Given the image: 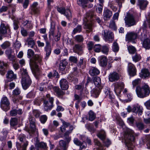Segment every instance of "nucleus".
Returning <instances> with one entry per match:
<instances>
[{
    "label": "nucleus",
    "mask_w": 150,
    "mask_h": 150,
    "mask_svg": "<svg viewBox=\"0 0 150 150\" xmlns=\"http://www.w3.org/2000/svg\"><path fill=\"white\" fill-rule=\"evenodd\" d=\"M136 136L134 131L129 129H127L124 133L122 142L125 143L128 150H135V147L132 142L134 141L135 137Z\"/></svg>",
    "instance_id": "nucleus-1"
},
{
    "label": "nucleus",
    "mask_w": 150,
    "mask_h": 150,
    "mask_svg": "<svg viewBox=\"0 0 150 150\" xmlns=\"http://www.w3.org/2000/svg\"><path fill=\"white\" fill-rule=\"evenodd\" d=\"M42 58V56L38 54H35L32 58L30 59V65L32 68V71L34 75L37 79V76L39 74L38 73V65L36 64L37 62H40Z\"/></svg>",
    "instance_id": "nucleus-2"
},
{
    "label": "nucleus",
    "mask_w": 150,
    "mask_h": 150,
    "mask_svg": "<svg viewBox=\"0 0 150 150\" xmlns=\"http://www.w3.org/2000/svg\"><path fill=\"white\" fill-rule=\"evenodd\" d=\"M136 92L138 96L143 98L149 96L150 93L149 86L146 84L141 87L139 86H137Z\"/></svg>",
    "instance_id": "nucleus-3"
},
{
    "label": "nucleus",
    "mask_w": 150,
    "mask_h": 150,
    "mask_svg": "<svg viewBox=\"0 0 150 150\" xmlns=\"http://www.w3.org/2000/svg\"><path fill=\"white\" fill-rule=\"evenodd\" d=\"M139 37L141 40L143 47L146 49H150V35L149 34H141Z\"/></svg>",
    "instance_id": "nucleus-4"
},
{
    "label": "nucleus",
    "mask_w": 150,
    "mask_h": 150,
    "mask_svg": "<svg viewBox=\"0 0 150 150\" xmlns=\"http://www.w3.org/2000/svg\"><path fill=\"white\" fill-rule=\"evenodd\" d=\"M112 87L116 95L119 96L124 88V84L122 82H116L112 84Z\"/></svg>",
    "instance_id": "nucleus-5"
},
{
    "label": "nucleus",
    "mask_w": 150,
    "mask_h": 150,
    "mask_svg": "<svg viewBox=\"0 0 150 150\" xmlns=\"http://www.w3.org/2000/svg\"><path fill=\"white\" fill-rule=\"evenodd\" d=\"M46 97L49 100V102L47 100H44V104L45 110L46 111L51 110L53 107V103L54 99L53 97H50V95L47 94Z\"/></svg>",
    "instance_id": "nucleus-6"
},
{
    "label": "nucleus",
    "mask_w": 150,
    "mask_h": 150,
    "mask_svg": "<svg viewBox=\"0 0 150 150\" xmlns=\"http://www.w3.org/2000/svg\"><path fill=\"white\" fill-rule=\"evenodd\" d=\"M8 34L10 35L11 30L8 25L2 21L0 26V34L5 35Z\"/></svg>",
    "instance_id": "nucleus-7"
},
{
    "label": "nucleus",
    "mask_w": 150,
    "mask_h": 150,
    "mask_svg": "<svg viewBox=\"0 0 150 150\" xmlns=\"http://www.w3.org/2000/svg\"><path fill=\"white\" fill-rule=\"evenodd\" d=\"M9 101L6 96L3 97L0 102V106L1 108L4 111H6L10 109Z\"/></svg>",
    "instance_id": "nucleus-8"
},
{
    "label": "nucleus",
    "mask_w": 150,
    "mask_h": 150,
    "mask_svg": "<svg viewBox=\"0 0 150 150\" xmlns=\"http://www.w3.org/2000/svg\"><path fill=\"white\" fill-rule=\"evenodd\" d=\"M57 11L62 14L64 15L67 18H71V13L69 9H66L62 7H57Z\"/></svg>",
    "instance_id": "nucleus-9"
},
{
    "label": "nucleus",
    "mask_w": 150,
    "mask_h": 150,
    "mask_svg": "<svg viewBox=\"0 0 150 150\" xmlns=\"http://www.w3.org/2000/svg\"><path fill=\"white\" fill-rule=\"evenodd\" d=\"M102 34L105 38V40L107 41L111 42L113 40V34L110 31L107 30H103Z\"/></svg>",
    "instance_id": "nucleus-10"
},
{
    "label": "nucleus",
    "mask_w": 150,
    "mask_h": 150,
    "mask_svg": "<svg viewBox=\"0 0 150 150\" xmlns=\"http://www.w3.org/2000/svg\"><path fill=\"white\" fill-rule=\"evenodd\" d=\"M143 110V107L138 104H135L132 106V112L136 114H138V115H141Z\"/></svg>",
    "instance_id": "nucleus-11"
},
{
    "label": "nucleus",
    "mask_w": 150,
    "mask_h": 150,
    "mask_svg": "<svg viewBox=\"0 0 150 150\" xmlns=\"http://www.w3.org/2000/svg\"><path fill=\"white\" fill-rule=\"evenodd\" d=\"M31 83V81L29 77L26 78L24 77L22 78L21 84L23 89H26L30 85Z\"/></svg>",
    "instance_id": "nucleus-12"
},
{
    "label": "nucleus",
    "mask_w": 150,
    "mask_h": 150,
    "mask_svg": "<svg viewBox=\"0 0 150 150\" xmlns=\"http://www.w3.org/2000/svg\"><path fill=\"white\" fill-rule=\"evenodd\" d=\"M138 36V34L133 32L128 33L126 35V40L129 41H132L133 43H135L134 40L137 39Z\"/></svg>",
    "instance_id": "nucleus-13"
},
{
    "label": "nucleus",
    "mask_w": 150,
    "mask_h": 150,
    "mask_svg": "<svg viewBox=\"0 0 150 150\" xmlns=\"http://www.w3.org/2000/svg\"><path fill=\"white\" fill-rule=\"evenodd\" d=\"M7 79L6 82H10L13 81L16 78V75L14 74L12 70L8 71L6 74Z\"/></svg>",
    "instance_id": "nucleus-14"
},
{
    "label": "nucleus",
    "mask_w": 150,
    "mask_h": 150,
    "mask_svg": "<svg viewBox=\"0 0 150 150\" xmlns=\"http://www.w3.org/2000/svg\"><path fill=\"white\" fill-rule=\"evenodd\" d=\"M120 78L119 74L116 72L110 73L108 76L109 80L111 82L117 81Z\"/></svg>",
    "instance_id": "nucleus-15"
},
{
    "label": "nucleus",
    "mask_w": 150,
    "mask_h": 150,
    "mask_svg": "<svg viewBox=\"0 0 150 150\" xmlns=\"http://www.w3.org/2000/svg\"><path fill=\"white\" fill-rule=\"evenodd\" d=\"M22 113V110L17 107L12 108L10 111V115L11 116H15L17 115H21Z\"/></svg>",
    "instance_id": "nucleus-16"
},
{
    "label": "nucleus",
    "mask_w": 150,
    "mask_h": 150,
    "mask_svg": "<svg viewBox=\"0 0 150 150\" xmlns=\"http://www.w3.org/2000/svg\"><path fill=\"white\" fill-rule=\"evenodd\" d=\"M128 72L130 76H133L136 74V69L134 65L131 63L129 64Z\"/></svg>",
    "instance_id": "nucleus-17"
},
{
    "label": "nucleus",
    "mask_w": 150,
    "mask_h": 150,
    "mask_svg": "<svg viewBox=\"0 0 150 150\" xmlns=\"http://www.w3.org/2000/svg\"><path fill=\"white\" fill-rule=\"evenodd\" d=\"M53 90L55 95L59 98H62V96L65 94V92L61 90L58 87H54L53 88Z\"/></svg>",
    "instance_id": "nucleus-18"
},
{
    "label": "nucleus",
    "mask_w": 150,
    "mask_h": 150,
    "mask_svg": "<svg viewBox=\"0 0 150 150\" xmlns=\"http://www.w3.org/2000/svg\"><path fill=\"white\" fill-rule=\"evenodd\" d=\"M148 4V2L147 0H141L138 1L137 5L141 10H144L145 9Z\"/></svg>",
    "instance_id": "nucleus-19"
},
{
    "label": "nucleus",
    "mask_w": 150,
    "mask_h": 150,
    "mask_svg": "<svg viewBox=\"0 0 150 150\" xmlns=\"http://www.w3.org/2000/svg\"><path fill=\"white\" fill-rule=\"evenodd\" d=\"M60 85L61 89L64 90H67L69 88L68 82L65 79H62L60 81Z\"/></svg>",
    "instance_id": "nucleus-20"
},
{
    "label": "nucleus",
    "mask_w": 150,
    "mask_h": 150,
    "mask_svg": "<svg viewBox=\"0 0 150 150\" xmlns=\"http://www.w3.org/2000/svg\"><path fill=\"white\" fill-rule=\"evenodd\" d=\"M150 72L146 69H142L139 73L140 77L144 79L148 78L150 76Z\"/></svg>",
    "instance_id": "nucleus-21"
},
{
    "label": "nucleus",
    "mask_w": 150,
    "mask_h": 150,
    "mask_svg": "<svg viewBox=\"0 0 150 150\" xmlns=\"http://www.w3.org/2000/svg\"><path fill=\"white\" fill-rule=\"evenodd\" d=\"M100 65L101 67H105L107 64V59L105 56H102L99 57Z\"/></svg>",
    "instance_id": "nucleus-22"
},
{
    "label": "nucleus",
    "mask_w": 150,
    "mask_h": 150,
    "mask_svg": "<svg viewBox=\"0 0 150 150\" xmlns=\"http://www.w3.org/2000/svg\"><path fill=\"white\" fill-rule=\"evenodd\" d=\"M93 0H77V4L79 6L84 8L87 6L88 1H93Z\"/></svg>",
    "instance_id": "nucleus-23"
},
{
    "label": "nucleus",
    "mask_w": 150,
    "mask_h": 150,
    "mask_svg": "<svg viewBox=\"0 0 150 150\" xmlns=\"http://www.w3.org/2000/svg\"><path fill=\"white\" fill-rule=\"evenodd\" d=\"M73 50L74 52L77 53L79 55H81L83 53L82 47L79 45H75L73 47Z\"/></svg>",
    "instance_id": "nucleus-24"
},
{
    "label": "nucleus",
    "mask_w": 150,
    "mask_h": 150,
    "mask_svg": "<svg viewBox=\"0 0 150 150\" xmlns=\"http://www.w3.org/2000/svg\"><path fill=\"white\" fill-rule=\"evenodd\" d=\"M38 6V3L35 2L31 6V10L35 13H38L40 12L39 8Z\"/></svg>",
    "instance_id": "nucleus-25"
},
{
    "label": "nucleus",
    "mask_w": 150,
    "mask_h": 150,
    "mask_svg": "<svg viewBox=\"0 0 150 150\" xmlns=\"http://www.w3.org/2000/svg\"><path fill=\"white\" fill-rule=\"evenodd\" d=\"M100 73L99 70L95 67H91L89 70V74L92 76L98 75Z\"/></svg>",
    "instance_id": "nucleus-26"
},
{
    "label": "nucleus",
    "mask_w": 150,
    "mask_h": 150,
    "mask_svg": "<svg viewBox=\"0 0 150 150\" xmlns=\"http://www.w3.org/2000/svg\"><path fill=\"white\" fill-rule=\"evenodd\" d=\"M84 24L85 25L84 28H86L88 29L90 31H92V23L88 19H84Z\"/></svg>",
    "instance_id": "nucleus-27"
},
{
    "label": "nucleus",
    "mask_w": 150,
    "mask_h": 150,
    "mask_svg": "<svg viewBox=\"0 0 150 150\" xmlns=\"http://www.w3.org/2000/svg\"><path fill=\"white\" fill-rule=\"evenodd\" d=\"M94 143L95 144L97 147L94 149V150H105L104 147L98 139H94Z\"/></svg>",
    "instance_id": "nucleus-28"
},
{
    "label": "nucleus",
    "mask_w": 150,
    "mask_h": 150,
    "mask_svg": "<svg viewBox=\"0 0 150 150\" xmlns=\"http://www.w3.org/2000/svg\"><path fill=\"white\" fill-rule=\"evenodd\" d=\"M7 64L4 62L0 61V73L2 75H4L5 73Z\"/></svg>",
    "instance_id": "nucleus-29"
},
{
    "label": "nucleus",
    "mask_w": 150,
    "mask_h": 150,
    "mask_svg": "<svg viewBox=\"0 0 150 150\" xmlns=\"http://www.w3.org/2000/svg\"><path fill=\"white\" fill-rule=\"evenodd\" d=\"M35 146L38 149H45L47 148L46 143L43 142L37 143L35 144Z\"/></svg>",
    "instance_id": "nucleus-30"
},
{
    "label": "nucleus",
    "mask_w": 150,
    "mask_h": 150,
    "mask_svg": "<svg viewBox=\"0 0 150 150\" xmlns=\"http://www.w3.org/2000/svg\"><path fill=\"white\" fill-rule=\"evenodd\" d=\"M102 88L97 87L93 89L91 91L92 94L93 96L97 98L100 92L101 89Z\"/></svg>",
    "instance_id": "nucleus-31"
},
{
    "label": "nucleus",
    "mask_w": 150,
    "mask_h": 150,
    "mask_svg": "<svg viewBox=\"0 0 150 150\" xmlns=\"http://www.w3.org/2000/svg\"><path fill=\"white\" fill-rule=\"evenodd\" d=\"M136 21L134 19H125V23L126 26L129 27L136 24Z\"/></svg>",
    "instance_id": "nucleus-32"
},
{
    "label": "nucleus",
    "mask_w": 150,
    "mask_h": 150,
    "mask_svg": "<svg viewBox=\"0 0 150 150\" xmlns=\"http://www.w3.org/2000/svg\"><path fill=\"white\" fill-rule=\"evenodd\" d=\"M1 133V135L0 136V140L2 141L6 139L8 134V131L6 129H3Z\"/></svg>",
    "instance_id": "nucleus-33"
},
{
    "label": "nucleus",
    "mask_w": 150,
    "mask_h": 150,
    "mask_svg": "<svg viewBox=\"0 0 150 150\" xmlns=\"http://www.w3.org/2000/svg\"><path fill=\"white\" fill-rule=\"evenodd\" d=\"M93 81L95 85L97 87L102 88L101 86V79L99 77H96L94 78Z\"/></svg>",
    "instance_id": "nucleus-34"
},
{
    "label": "nucleus",
    "mask_w": 150,
    "mask_h": 150,
    "mask_svg": "<svg viewBox=\"0 0 150 150\" xmlns=\"http://www.w3.org/2000/svg\"><path fill=\"white\" fill-rule=\"evenodd\" d=\"M103 16L106 18H110L112 15V12L108 9L105 10L104 11Z\"/></svg>",
    "instance_id": "nucleus-35"
},
{
    "label": "nucleus",
    "mask_w": 150,
    "mask_h": 150,
    "mask_svg": "<svg viewBox=\"0 0 150 150\" xmlns=\"http://www.w3.org/2000/svg\"><path fill=\"white\" fill-rule=\"evenodd\" d=\"M56 76V77L58 78L59 77V75L58 73L56 71H54L53 72H50L47 74V76L50 79H52L53 77Z\"/></svg>",
    "instance_id": "nucleus-36"
},
{
    "label": "nucleus",
    "mask_w": 150,
    "mask_h": 150,
    "mask_svg": "<svg viewBox=\"0 0 150 150\" xmlns=\"http://www.w3.org/2000/svg\"><path fill=\"white\" fill-rule=\"evenodd\" d=\"M60 120L62 123L63 125L62 127H60V130L62 132H63L65 130V128L70 125V124L65 122L62 119H61Z\"/></svg>",
    "instance_id": "nucleus-37"
},
{
    "label": "nucleus",
    "mask_w": 150,
    "mask_h": 150,
    "mask_svg": "<svg viewBox=\"0 0 150 150\" xmlns=\"http://www.w3.org/2000/svg\"><path fill=\"white\" fill-rule=\"evenodd\" d=\"M97 136L101 140L104 141L106 137V134L105 132L103 130H101L97 134Z\"/></svg>",
    "instance_id": "nucleus-38"
},
{
    "label": "nucleus",
    "mask_w": 150,
    "mask_h": 150,
    "mask_svg": "<svg viewBox=\"0 0 150 150\" xmlns=\"http://www.w3.org/2000/svg\"><path fill=\"white\" fill-rule=\"evenodd\" d=\"M59 144L63 150H66L68 147V145L67 144L66 142L63 140H61L59 141Z\"/></svg>",
    "instance_id": "nucleus-39"
},
{
    "label": "nucleus",
    "mask_w": 150,
    "mask_h": 150,
    "mask_svg": "<svg viewBox=\"0 0 150 150\" xmlns=\"http://www.w3.org/2000/svg\"><path fill=\"white\" fill-rule=\"evenodd\" d=\"M29 120L30 124V127L32 128H34L35 127V118L32 116L30 115L29 117Z\"/></svg>",
    "instance_id": "nucleus-40"
},
{
    "label": "nucleus",
    "mask_w": 150,
    "mask_h": 150,
    "mask_svg": "<svg viewBox=\"0 0 150 150\" xmlns=\"http://www.w3.org/2000/svg\"><path fill=\"white\" fill-rule=\"evenodd\" d=\"M21 46V44L18 41H16L13 45V48L16 50V53L18 51Z\"/></svg>",
    "instance_id": "nucleus-41"
},
{
    "label": "nucleus",
    "mask_w": 150,
    "mask_h": 150,
    "mask_svg": "<svg viewBox=\"0 0 150 150\" xmlns=\"http://www.w3.org/2000/svg\"><path fill=\"white\" fill-rule=\"evenodd\" d=\"M85 19L87 18H95L93 12L92 11H89L87 12L85 16Z\"/></svg>",
    "instance_id": "nucleus-42"
},
{
    "label": "nucleus",
    "mask_w": 150,
    "mask_h": 150,
    "mask_svg": "<svg viewBox=\"0 0 150 150\" xmlns=\"http://www.w3.org/2000/svg\"><path fill=\"white\" fill-rule=\"evenodd\" d=\"M6 53L7 54L8 59L10 60L12 62H14L16 60V57L14 55L11 54L9 51H6Z\"/></svg>",
    "instance_id": "nucleus-43"
},
{
    "label": "nucleus",
    "mask_w": 150,
    "mask_h": 150,
    "mask_svg": "<svg viewBox=\"0 0 150 150\" xmlns=\"http://www.w3.org/2000/svg\"><path fill=\"white\" fill-rule=\"evenodd\" d=\"M18 123V119L16 118H12L10 120V124L11 126L14 127Z\"/></svg>",
    "instance_id": "nucleus-44"
},
{
    "label": "nucleus",
    "mask_w": 150,
    "mask_h": 150,
    "mask_svg": "<svg viewBox=\"0 0 150 150\" xmlns=\"http://www.w3.org/2000/svg\"><path fill=\"white\" fill-rule=\"evenodd\" d=\"M102 46L99 44H96L93 47L94 51L96 52H99L101 51Z\"/></svg>",
    "instance_id": "nucleus-45"
},
{
    "label": "nucleus",
    "mask_w": 150,
    "mask_h": 150,
    "mask_svg": "<svg viewBox=\"0 0 150 150\" xmlns=\"http://www.w3.org/2000/svg\"><path fill=\"white\" fill-rule=\"evenodd\" d=\"M133 61L135 62L139 61L141 59V57L140 54L136 53L135 55L132 57Z\"/></svg>",
    "instance_id": "nucleus-46"
},
{
    "label": "nucleus",
    "mask_w": 150,
    "mask_h": 150,
    "mask_svg": "<svg viewBox=\"0 0 150 150\" xmlns=\"http://www.w3.org/2000/svg\"><path fill=\"white\" fill-rule=\"evenodd\" d=\"M26 42L28 43L29 45L31 46L32 48H33L34 46L35 42L34 40L33 39L30 40L29 38H28L26 40Z\"/></svg>",
    "instance_id": "nucleus-47"
},
{
    "label": "nucleus",
    "mask_w": 150,
    "mask_h": 150,
    "mask_svg": "<svg viewBox=\"0 0 150 150\" xmlns=\"http://www.w3.org/2000/svg\"><path fill=\"white\" fill-rule=\"evenodd\" d=\"M45 51L46 52L45 59H47L51 52V47H45Z\"/></svg>",
    "instance_id": "nucleus-48"
},
{
    "label": "nucleus",
    "mask_w": 150,
    "mask_h": 150,
    "mask_svg": "<svg viewBox=\"0 0 150 150\" xmlns=\"http://www.w3.org/2000/svg\"><path fill=\"white\" fill-rule=\"evenodd\" d=\"M101 51L103 53L105 54H108L109 52L108 46L105 45L102 47Z\"/></svg>",
    "instance_id": "nucleus-49"
},
{
    "label": "nucleus",
    "mask_w": 150,
    "mask_h": 150,
    "mask_svg": "<svg viewBox=\"0 0 150 150\" xmlns=\"http://www.w3.org/2000/svg\"><path fill=\"white\" fill-rule=\"evenodd\" d=\"M89 114V120L91 121H93L95 118L96 116L95 114L91 110L89 111L88 113Z\"/></svg>",
    "instance_id": "nucleus-50"
},
{
    "label": "nucleus",
    "mask_w": 150,
    "mask_h": 150,
    "mask_svg": "<svg viewBox=\"0 0 150 150\" xmlns=\"http://www.w3.org/2000/svg\"><path fill=\"white\" fill-rule=\"evenodd\" d=\"M141 80L139 79H137L133 80L132 83L134 88L136 86H138V85L140 83Z\"/></svg>",
    "instance_id": "nucleus-51"
},
{
    "label": "nucleus",
    "mask_w": 150,
    "mask_h": 150,
    "mask_svg": "<svg viewBox=\"0 0 150 150\" xmlns=\"http://www.w3.org/2000/svg\"><path fill=\"white\" fill-rule=\"evenodd\" d=\"M105 93L106 96L110 99H112L114 98V96L111 94V92L109 89H105Z\"/></svg>",
    "instance_id": "nucleus-52"
},
{
    "label": "nucleus",
    "mask_w": 150,
    "mask_h": 150,
    "mask_svg": "<svg viewBox=\"0 0 150 150\" xmlns=\"http://www.w3.org/2000/svg\"><path fill=\"white\" fill-rule=\"evenodd\" d=\"M128 51L129 53L134 54L136 52V48L133 46H129L127 47Z\"/></svg>",
    "instance_id": "nucleus-53"
},
{
    "label": "nucleus",
    "mask_w": 150,
    "mask_h": 150,
    "mask_svg": "<svg viewBox=\"0 0 150 150\" xmlns=\"http://www.w3.org/2000/svg\"><path fill=\"white\" fill-rule=\"evenodd\" d=\"M112 50L113 51L115 52H117L118 51L119 47L117 43L116 42H114L113 44Z\"/></svg>",
    "instance_id": "nucleus-54"
},
{
    "label": "nucleus",
    "mask_w": 150,
    "mask_h": 150,
    "mask_svg": "<svg viewBox=\"0 0 150 150\" xmlns=\"http://www.w3.org/2000/svg\"><path fill=\"white\" fill-rule=\"evenodd\" d=\"M67 65V62L65 61H63L60 63L59 66L60 69L62 71L65 68Z\"/></svg>",
    "instance_id": "nucleus-55"
},
{
    "label": "nucleus",
    "mask_w": 150,
    "mask_h": 150,
    "mask_svg": "<svg viewBox=\"0 0 150 150\" xmlns=\"http://www.w3.org/2000/svg\"><path fill=\"white\" fill-rule=\"evenodd\" d=\"M21 93V91L20 89L18 88H16L13 90L12 92V95L13 96H17L20 95Z\"/></svg>",
    "instance_id": "nucleus-56"
},
{
    "label": "nucleus",
    "mask_w": 150,
    "mask_h": 150,
    "mask_svg": "<svg viewBox=\"0 0 150 150\" xmlns=\"http://www.w3.org/2000/svg\"><path fill=\"white\" fill-rule=\"evenodd\" d=\"M81 25L78 26L73 30L72 34L74 35L78 32H80L81 30Z\"/></svg>",
    "instance_id": "nucleus-57"
},
{
    "label": "nucleus",
    "mask_w": 150,
    "mask_h": 150,
    "mask_svg": "<svg viewBox=\"0 0 150 150\" xmlns=\"http://www.w3.org/2000/svg\"><path fill=\"white\" fill-rule=\"evenodd\" d=\"M75 39L79 42H81L83 41L84 38L82 35H78L75 37Z\"/></svg>",
    "instance_id": "nucleus-58"
},
{
    "label": "nucleus",
    "mask_w": 150,
    "mask_h": 150,
    "mask_svg": "<svg viewBox=\"0 0 150 150\" xmlns=\"http://www.w3.org/2000/svg\"><path fill=\"white\" fill-rule=\"evenodd\" d=\"M34 54V51L31 49H29L27 51V57L30 59L32 58V57L33 56Z\"/></svg>",
    "instance_id": "nucleus-59"
},
{
    "label": "nucleus",
    "mask_w": 150,
    "mask_h": 150,
    "mask_svg": "<svg viewBox=\"0 0 150 150\" xmlns=\"http://www.w3.org/2000/svg\"><path fill=\"white\" fill-rule=\"evenodd\" d=\"M11 44L8 41H6L3 43L1 45V47L3 49H5L9 47Z\"/></svg>",
    "instance_id": "nucleus-60"
},
{
    "label": "nucleus",
    "mask_w": 150,
    "mask_h": 150,
    "mask_svg": "<svg viewBox=\"0 0 150 150\" xmlns=\"http://www.w3.org/2000/svg\"><path fill=\"white\" fill-rule=\"evenodd\" d=\"M21 74H22V78L24 77V78H26L28 77H29L28 74L26 69H23L21 70Z\"/></svg>",
    "instance_id": "nucleus-61"
},
{
    "label": "nucleus",
    "mask_w": 150,
    "mask_h": 150,
    "mask_svg": "<svg viewBox=\"0 0 150 150\" xmlns=\"http://www.w3.org/2000/svg\"><path fill=\"white\" fill-rule=\"evenodd\" d=\"M109 26L113 30H115L116 29L115 23L113 20H112L110 21Z\"/></svg>",
    "instance_id": "nucleus-62"
},
{
    "label": "nucleus",
    "mask_w": 150,
    "mask_h": 150,
    "mask_svg": "<svg viewBox=\"0 0 150 150\" xmlns=\"http://www.w3.org/2000/svg\"><path fill=\"white\" fill-rule=\"evenodd\" d=\"M94 43L93 42L91 41H89L88 42L87 44V46L88 48V50H92L93 48Z\"/></svg>",
    "instance_id": "nucleus-63"
},
{
    "label": "nucleus",
    "mask_w": 150,
    "mask_h": 150,
    "mask_svg": "<svg viewBox=\"0 0 150 150\" xmlns=\"http://www.w3.org/2000/svg\"><path fill=\"white\" fill-rule=\"evenodd\" d=\"M47 119V117L45 115H42L40 118V120L42 124H44L46 121Z\"/></svg>",
    "instance_id": "nucleus-64"
}]
</instances>
